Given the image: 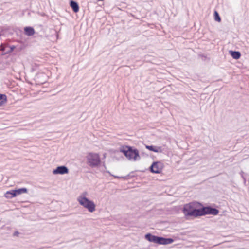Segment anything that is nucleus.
<instances>
[{"mask_svg":"<svg viewBox=\"0 0 249 249\" xmlns=\"http://www.w3.org/2000/svg\"><path fill=\"white\" fill-rule=\"evenodd\" d=\"M214 19L216 21L218 22H220L221 21V18L217 11L214 12Z\"/></svg>","mask_w":249,"mask_h":249,"instance_id":"f3484780","label":"nucleus"},{"mask_svg":"<svg viewBox=\"0 0 249 249\" xmlns=\"http://www.w3.org/2000/svg\"><path fill=\"white\" fill-rule=\"evenodd\" d=\"M182 212L187 218L196 217L205 214L206 212L205 209L198 202H193L184 205Z\"/></svg>","mask_w":249,"mask_h":249,"instance_id":"f257e3e1","label":"nucleus"},{"mask_svg":"<svg viewBox=\"0 0 249 249\" xmlns=\"http://www.w3.org/2000/svg\"><path fill=\"white\" fill-rule=\"evenodd\" d=\"M25 33L26 35L31 36L35 34L34 29L31 27H26L24 28Z\"/></svg>","mask_w":249,"mask_h":249,"instance_id":"9d476101","label":"nucleus"},{"mask_svg":"<svg viewBox=\"0 0 249 249\" xmlns=\"http://www.w3.org/2000/svg\"><path fill=\"white\" fill-rule=\"evenodd\" d=\"M163 168V164L160 161L154 162L150 166V171L152 173L159 174L161 173Z\"/></svg>","mask_w":249,"mask_h":249,"instance_id":"39448f33","label":"nucleus"},{"mask_svg":"<svg viewBox=\"0 0 249 249\" xmlns=\"http://www.w3.org/2000/svg\"><path fill=\"white\" fill-rule=\"evenodd\" d=\"M88 193L86 191L81 193L77 197V201L83 208L90 213H93L96 210V204L93 201L89 199L87 196Z\"/></svg>","mask_w":249,"mask_h":249,"instance_id":"f03ea898","label":"nucleus"},{"mask_svg":"<svg viewBox=\"0 0 249 249\" xmlns=\"http://www.w3.org/2000/svg\"><path fill=\"white\" fill-rule=\"evenodd\" d=\"M120 151L130 160L136 161L140 159L139 151L136 149L127 146L121 148Z\"/></svg>","mask_w":249,"mask_h":249,"instance_id":"7ed1b4c3","label":"nucleus"},{"mask_svg":"<svg viewBox=\"0 0 249 249\" xmlns=\"http://www.w3.org/2000/svg\"><path fill=\"white\" fill-rule=\"evenodd\" d=\"M209 213L213 215H217L218 213V211L215 208H211Z\"/></svg>","mask_w":249,"mask_h":249,"instance_id":"dca6fc26","label":"nucleus"},{"mask_svg":"<svg viewBox=\"0 0 249 249\" xmlns=\"http://www.w3.org/2000/svg\"><path fill=\"white\" fill-rule=\"evenodd\" d=\"M23 49V47L22 46H20V47L17 48V51L19 52V51H20L21 50H22Z\"/></svg>","mask_w":249,"mask_h":249,"instance_id":"aec40b11","label":"nucleus"},{"mask_svg":"<svg viewBox=\"0 0 249 249\" xmlns=\"http://www.w3.org/2000/svg\"><path fill=\"white\" fill-rule=\"evenodd\" d=\"M229 53L231 56L235 59H239L241 56V54L239 52L230 51Z\"/></svg>","mask_w":249,"mask_h":249,"instance_id":"ddd939ff","label":"nucleus"},{"mask_svg":"<svg viewBox=\"0 0 249 249\" xmlns=\"http://www.w3.org/2000/svg\"><path fill=\"white\" fill-rule=\"evenodd\" d=\"M145 238L150 242L159 244L160 237L152 235L150 233L145 235Z\"/></svg>","mask_w":249,"mask_h":249,"instance_id":"0eeeda50","label":"nucleus"},{"mask_svg":"<svg viewBox=\"0 0 249 249\" xmlns=\"http://www.w3.org/2000/svg\"><path fill=\"white\" fill-rule=\"evenodd\" d=\"M174 240L172 238H165L163 237H160L159 244L160 245H168L172 243Z\"/></svg>","mask_w":249,"mask_h":249,"instance_id":"6e6552de","label":"nucleus"},{"mask_svg":"<svg viewBox=\"0 0 249 249\" xmlns=\"http://www.w3.org/2000/svg\"><path fill=\"white\" fill-rule=\"evenodd\" d=\"M88 164L91 167H96L100 163L99 155L97 153H89L87 156Z\"/></svg>","mask_w":249,"mask_h":249,"instance_id":"20e7f679","label":"nucleus"},{"mask_svg":"<svg viewBox=\"0 0 249 249\" xmlns=\"http://www.w3.org/2000/svg\"><path fill=\"white\" fill-rule=\"evenodd\" d=\"M0 50L2 52L4 51L5 50V47L3 45L0 46Z\"/></svg>","mask_w":249,"mask_h":249,"instance_id":"6ab92c4d","label":"nucleus"},{"mask_svg":"<svg viewBox=\"0 0 249 249\" xmlns=\"http://www.w3.org/2000/svg\"><path fill=\"white\" fill-rule=\"evenodd\" d=\"M146 148L151 151H153L156 153H161L163 151V150L161 147L146 145Z\"/></svg>","mask_w":249,"mask_h":249,"instance_id":"1a4fd4ad","label":"nucleus"},{"mask_svg":"<svg viewBox=\"0 0 249 249\" xmlns=\"http://www.w3.org/2000/svg\"><path fill=\"white\" fill-rule=\"evenodd\" d=\"M9 50H8L5 53H2V55L5 54V53H9L12 52L15 49H16V46H14V45H12V46H9Z\"/></svg>","mask_w":249,"mask_h":249,"instance_id":"a211bd4d","label":"nucleus"},{"mask_svg":"<svg viewBox=\"0 0 249 249\" xmlns=\"http://www.w3.org/2000/svg\"><path fill=\"white\" fill-rule=\"evenodd\" d=\"M4 196L9 199L16 197V194H15L14 190L7 191L4 194Z\"/></svg>","mask_w":249,"mask_h":249,"instance_id":"9b49d317","label":"nucleus"},{"mask_svg":"<svg viewBox=\"0 0 249 249\" xmlns=\"http://www.w3.org/2000/svg\"><path fill=\"white\" fill-rule=\"evenodd\" d=\"M6 96L3 94H0V106L6 103Z\"/></svg>","mask_w":249,"mask_h":249,"instance_id":"2eb2a0df","label":"nucleus"},{"mask_svg":"<svg viewBox=\"0 0 249 249\" xmlns=\"http://www.w3.org/2000/svg\"><path fill=\"white\" fill-rule=\"evenodd\" d=\"M69 169L65 166H60L57 167L53 171V174L54 175H64L68 174Z\"/></svg>","mask_w":249,"mask_h":249,"instance_id":"423d86ee","label":"nucleus"},{"mask_svg":"<svg viewBox=\"0 0 249 249\" xmlns=\"http://www.w3.org/2000/svg\"><path fill=\"white\" fill-rule=\"evenodd\" d=\"M14 192H15V194H16V196L21 195L22 194L27 193L28 190L25 188H20L18 190H15Z\"/></svg>","mask_w":249,"mask_h":249,"instance_id":"f8f14e48","label":"nucleus"},{"mask_svg":"<svg viewBox=\"0 0 249 249\" xmlns=\"http://www.w3.org/2000/svg\"><path fill=\"white\" fill-rule=\"evenodd\" d=\"M71 6L72 8V9L74 12H77L78 11L79 6H78L77 2L73 1H71Z\"/></svg>","mask_w":249,"mask_h":249,"instance_id":"4468645a","label":"nucleus"}]
</instances>
